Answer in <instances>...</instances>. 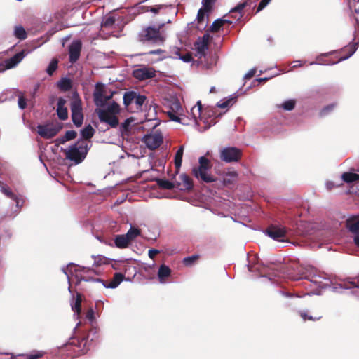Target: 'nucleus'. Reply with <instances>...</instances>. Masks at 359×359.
I'll use <instances>...</instances> for the list:
<instances>
[{
  "label": "nucleus",
  "mask_w": 359,
  "mask_h": 359,
  "mask_svg": "<svg viewBox=\"0 0 359 359\" xmlns=\"http://www.w3.org/2000/svg\"><path fill=\"white\" fill-rule=\"evenodd\" d=\"M25 56V52L21 51L13 57L6 60L4 63L0 64V72L15 67Z\"/></svg>",
  "instance_id": "obj_12"
},
{
  "label": "nucleus",
  "mask_w": 359,
  "mask_h": 359,
  "mask_svg": "<svg viewBox=\"0 0 359 359\" xmlns=\"http://www.w3.org/2000/svg\"><path fill=\"white\" fill-rule=\"evenodd\" d=\"M142 40L152 43H162L164 37L160 32V29L155 27H149L142 32Z\"/></svg>",
  "instance_id": "obj_7"
},
{
  "label": "nucleus",
  "mask_w": 359,
  "mask_h": 359,
  "mask_svg": "<svg viewBox=\"0 0 359 359\" xmlns=\"http://www.w3.org/2000/svg\"><path fill=\"white\" fill-rule=\"evenodd\" d=\"M62 128V123L52 122L37 126L38 134L46 139H50L55 136Z\"/></svg>",
  "instance_id": "obj_5"
},
{
  "label": "nucleus",
  "mask_w": 359,
  "mask_h": 359,
  "mask_svg": "<svg viewBox=\"0 0 359 359\" xmlns=\"http://www.w3.org/2000/svg\"><path fill=\"white\" fill-rule=\"evenodd\" d=\"M171 274V270L170 269L164 264L161 265L159 267L158 271V278L159 280V282L161 284H164L166 283L165 278L169 277Z\"/></svg>",
  "instance_id": "obj_19"
},
{
  "label": "nucleus",
  "mask_w": 359,
  "mask_h": 359,
  "mask_svg": "<svg viewBox=\"0 0 359 359\" xmlns=\"http://www.w3.org/2000/svg\"><path fill=\"white\" fill-rule=\"evenodd\" d=\"M104 109L106 110L107 111H109V113H110L111 114H116V115L117 114H118L120 111L119 105L114 102L110 103L107 106V109Z\"/></svg>",
  "instance_id": "obj_38"
},
{
  "label": "nucleus",
  "mask_w": 359,
  "mask_h": 359,
  "mask_svg": "<svg viewBox=\"0 0 359 359\" xmlns=\"http://www.w3.org/2000/svg\"><path fill=\"white\" fill-rule=\"evenodd\" d=\"M72 118L76 126H81L83 121L81 102L80 100H74L71 103Z\"/></svg>",
  "instance_id": "obj_8"
},
{
  "label": "nucleus",
  "mask_w": 359,
  "mask_h": 359,
  "mask_svg": "<svg viewBox=\"0 0 359 359\" xmlns=\"http://www.w3.org/2000/svg\"><path fill=\"white\" fill-rule=\"evenodd\" d=\"M141 234V230L137 227H134L130 225V228L128 231V232L125 234L128 241L131 243L134 241L136 238H137Z\"/></svg>",
  "instance_id": "obj_23"
},
{
  "label": "nucleus",
  "mask_w": 359,
  "mask_h": 359,
  "mask_svg": "<svg viewBox=\"0 0 359 359\" xmlns=\"http://www.w3.org/2000/svg\"><path fill=\"white\" fill-rule=\"evenodd\" d=\"M135 120L133 118H127L121 124V131L122 134H128V132L131 129V126H134L135 124Z\"/></svg>",
  "instance_id": "obj_27"
},
{
  "label": "nucleus",
  "mask_w": 359,
  "mask_h": 359,
  "mask_svg": "<svg viewBox=\"0 0 359 359\" xmlns=\"http://www.w3.org/2000/svg\"><path fill=\"white\" fill-rule=\"evenodd\" d=\"M146 100V97L144 95H136L134 102L136 105L137 109H139L142 107L143 104L144 103Z\"/></svg>",
  "instance_id": "obj_45"
},
{
  "label": "nucleus",
  "mask_w": 359,
  "mask_h": 359,
  "mask_svg": "<svg viewBox=\"0 0 359 359\" xmlns=\"http://www.w3.org/2000/svg\"><path fill=\"white\" fill-rule=\"evenodd\" d=\"M184 152V147L182 146L177 150L175 156V164L177 169H179L181 167L182 161V156Z\"/></svg>",
  "instance_id": "obj_32"
},
{
  "label": "nucleus",
  "mask_w": 359,
  "mask_h": 359,
  "mask_svg": "<svg viewBox=\"0 0 359 359\" xmlns=\"http://www.w3.org/2000/svg\"><path fill=\"white\" fill-rule=\"evenodd\" d=\"M346 227L353 235L359 233V219L349 218L346 221Z\"/></svg>",
  "instance_id": "obj_20"
},
{
  "label": "nucleus",
  "mask_w": 359,
  "mask_h": 359,
  "mask_svg": "<svg viewBox=\"0 0 359 359\" xmlns=\"http://www.w3.org/2000/svg\"><path fill=\"white\" fill-rule=\"evenodd\" d=\"M266 233L273 240L281 241L285 236L286 230L281 226H271L266 231Z\"/></svg>",
  "instance_id": "obj_14"
},
{
  "label": "nucleus",
  "mask_w": 359,
  "mask_h": 359,
  "mask_svg": "<svg viewBox=\"0 0 359 359\" xmlns=\"http://www.w3.org/2000/svg\"><path fill=\"white\" fill-rule=\"evenodd\" d=\"M198 259L197 255L187 257L183 259V264L187 266H190Z\"/></svg>",
  "instance_id": "obj_48"
},
{
  "label": "nucleus",
  "mask_w": 359,
  "mask_h": 359,
  "mask_svg": "<svg viewBox=\"0 0 359 359\" xmlns=\"http://www.w3.org/2000/svg\"><path fill=\"white\" fill-rule=\"evenodd\" d=\"M241 157V151L235 147H226L220 151V158L225 162L237 161Z\"/></svg>",
  "instance_id": "obj_11"
},
{
  "label": "nucleus",
  "mask_w": 359,
  "mask_h": 359,
  "mask_svg": "<svg viewBox=\"0 0 359 359\" xmlns=\"http://www.w3.org/2000/svg\"><path fill=\"white\" fill-rule=\"evenodd\" d=\"M300 316L301 317L303 318L304 320H318V319H320V317H318V318H313V316H308L306 312L304 311H302L300 313Z\"/></svg>",
  "instance_id": "obj_51"
},
{
  "label": "nucleus",
  "mask_w": 359,
  "mask_h": 359,
  "mask_svg": "<svg viewBox=\"0 0 359 359\" xmlns=\"http://www.w3.org/2000/svg\"><path fill=\"white\" fill-rule=\"evenodd\" d=\"M57 67V60H55V59L52 60L47 68V70H46L47 73L49 75H51L53 73V72L55 71Z\"/></svg>",
  "instance_id": "obj_47"
},
{
  "label": "nucleus",
  "mask_w": 359,
  "mask_h": 359,
  "mask_svg": "<svg viewBox=\"0 0 359 359\" xmlns=\"http://www.w3.org/2000/svg\"><path fill=\"white\" fill-rule=\"evenodd\" d=\"M201 102L198 101L197 102L196 105L194 106L191 109V115L196 125H200L199 122L197 120L198 118H199L200 121H203V118L201 117Z\"/></svg>",
  "instance_id": "obj_21"
},
{
  "label": "nucleus",
  "mask_w": 359,
  "mask_h": 359,
  "mask_svg": "<svg viewBox=\"0 0 359 359\" xmlns=\"http://www.w3.org/2000/svg\"><path fill=\"white\" fill-rule=\"evenodd\" d=\"M66 142H67V140H65V136H63L62 137H60V138H58V139L56 140V144L57 145H59L60 144H64Z\"/></svg>",
  "instance_id": "obj_64"
},
{
  "label": "nucleus",
  "mask_w": 359,
  "mask_h": 359,
  "mask_svg": "<svg viewBox=\"0 0 359 359\" xmlns=\"http://www.w3.org/2000/svg\"><path fill=\"white\" fill-rule=\"evenodd\" d=\"M163 8H164L163 5H158V6L149 7V8L147 9V11H149L154 13H158L159 12V11L161 10Z\"/></svg>",
  "instance_id": "obj_52"
},
{
  "label": "nucleus",
  "mask_w": 359,
  "mask_h": 359,
  "mask_svg": "<svg viewBox=\"0 0 359 359\" xmlns=\"http://www.w3.org/2000/svg\"><path fill=\"white\" fill-rule=\"evenodd\" d=\"M62 271L67 276L69 284L74 282V279H76V283H79L82 280H86L82 276V273L87 271L85 267L71 263L66 268H63Z\"/></svg>",
  "instance_id": "obj_4"
},
{
  "label": "nucleus",
  "mask_w": 359,
  "mask_h": 359,
  "mask_svg": "<svg viewBox=\"0 0 359 359\" xmlns=\"http://www.w3.org/2000/svg\"><path fill=\"white\" fill-rule=\"evenodd\" d=\"M211 168V161L205 156H201L198 159V165L193 168L192 173L198 180L212 182L215 181V178L209 172Z\"/></svg>",
  "instance_id": "obj_1"
},
{
  "label": "nucleus",
  "mask_w": 359,
  "mask_h": 359,
  "mask_svg": "<svg viewBox=\"0 0 359 359\" xmlns=\"http://www.w3.org/2000/svg\"><path fill=\"white\" fill-rule=\"evenodd\" d=\"M159 253V250L156 249H151L149 250L148 255L151 259H154V257Z\"/></svg>",
  "instance_id": "obj_56"
},
{
  "label": "nucleus",
  "mask_w": 359,
  "mask_h": 359,
  "mask_svg": "<svg viewBox=\"0 0 359 359\" xmlns=\"http://www.w3.org/2000/svg\"><path fill=\"white\" fill-rule=\"evenodd\" d=\"M81 295L79 294H78L75 303L72 305V310L76 312L75 316H76V318L79 317V313L81 312Z\"/></svg>",
  "instance_id": "obj_36"
},
{
  "label": "nucleus",
  "mask_w": 359,
  "mask_h": 359,
  "mask_svg": "<svg viewBox=\"0 0 359 359\" xmlns=\"http://www.w3.org/2000/svg\"><path fill=\"white\" fill-rule=\"evenodd\" d=\"M158 184L161 187H162L163 189H171L175 187V185L173 184V183H172L170 181L166 180H158Z\"/></svg>",
  "instance_id": "obj_44"
},
{
  "label": "nucleus",
  "mask_w": 359,
  "mask_h": 359,
  "mask_svg": "<svg viewBox=\"0 0 359 359\" xmlns=\"http://www.w3.org/2000/svg\"><path fill=\"white\" fill-rule=\"evenodd\" d=\"M114 93L104 84L97 83L93 93L94 102L96 106L103 107L113 96Z\"/></svg>",
  "instance_id": "obj_3"
},
{
  "label": "nucleus",
  "mask_w": 359,
  "mask_h": 359,
  "mask_svg": "<svg viewBox=\"0 0 359 359\" xmlns=\"http://www.w3.org/2000/svg\"><path fill=\"white\" fill-rule=\"evenodd\" d=\"M94 132L95 130L93 127L90 125H88L81 130V133L82 137L87 140L93 137Z\"/></svg>",
  "instance_id": "obj_35"
},
{
  "label": "nucleus",
  "mask_w": 359,
  "mask_h": 359,
  "mask_svg": "<svg viewBox=\"0 0 359 359\" xmlns=\"http://www.w3.org/2000/svg\"><path fill=\"white\" fill-rule=\"evenodd\" d=\"M177 184V188L182 191L190 190L193 187L191 178L185 174H182L179 176Z\"/></svg>",
  "instance_id": "obj_17"
},
{
  "label": "nucleus",
  "mask_w": 359,
  "mask_h": 359,
  "mask_svg": "<svg viewBox=\"0 0 359 359\" xmlns=\"http://www.w3.org/2000/svg\"><path fill=\"white\" fill-rule=\"evenodd\" d=\"M45 354V352L43 351H34L29 354L21 355L24 359H39L43 357Z\"/></svg>",
  "instance_id": "obj_34"
},
{
  "label": "nucleus",
  "mask_w": 359,
  "mask_h": 359,
  "mask_svg": "<svg viewBox=\"0 0 359 359\" xmlns=\"http://www.w3.org/2000/svg\"><path fill=\"white\" fill-rule=\"evenodd\" d=\"M116 22V18L114 16H108L107 17L102 23V27L104 28H108L111 27Z\"/></svg>",
  "instance_id": "obj_41"
},
{
  "label": "nucleus",
  "mask_w": 359,
  "mask_h": 359,
  "mask_svg": "<svg viewBox=\"0 0 359 359\" xmlns=\"http://www.w3.org/2000/svg\"><path fill=\"white\" fill-rule=\"evenodd\" d=\"M256 72V69H250L245 75V78L246 79H250L251 77H252L255 74Z\"/></svg>",
  "instance_id": "obj_59"
},
{
  "label": "nucleus",
  "mask_w": 359,
  "mask_h": 359,
  "mask_svg": "<svg viewBox=\"0 0 359 359\" xmlns=\"http://www.w3.org/2000/svg\"><path fill=\"white\" fill-rule=\"evenodd\" d=\"M137 95V93L133 91L127 92L123 95V103L128 107L130 104L134 102L135 98Z\"/></svg>",
  "instance_id": "obj_30"
},
{
  "label": "nucleus",
  "mask_w": 359,
  "mask_h": 359,
  "mask_svg": "<svg viewBox=\"0 0 359 359\" xmlns=\"http://www.w3.org/2000/svg\"><path fill=\"white\" fill-rule=\"evenodd\" d=\"M271 0H262L258 6L257 11H262L264 8L269 3Z\"/></svg>",
  "instance_id": "obj_53"
},
{
  "label": "nucleus",
  "mask_w": 359,
  "mask_h": 359,
  "mask_svg": "<svg viewBox=\"0 0 359 359\" xmlns=\"http://www.w3.org/2000/svg\"><path fill=\"white\" fill-rule=\"evenodd\" d=\"M88 152L87 144L78 142L65 150L66 158L74 161L76 164L81 163Z\"/></svg>",
  "instance_id": "obj_2"
},
{
  "label": "nucleus",
  "mask_w": 359,
  "mask_h": 359,
  "mask_svg": "<svg viewBox=\"0 0 359 359\" xmlns=\"http://www.w3.org/2000/svg\"><path fill=\"white\" fill-rule=\"evenodd\" d=\"M326 188L327 189H332L333 187H335L334 184L332 182H327L325 184Z\"/></svg>",
  "instance_id": "obj_63"
},
{
  "label": "nucleus",
  "mask_w": 359,
  "mask_h": 359,
  "mask_svg": "<svg viewBox=\"0 0 359 359\" xmlns=\"http://www.w3.org/2000/svg\"><path fill=\"white\" fill-rule=\"evenodd\" d=\"M65 136V140L69 141L74 139L76 137V133L74 130L67 131Z\"/></svg>",
  "instance_id": "obj_49"
},
{
  "label": "nucleus",
  "mask_w": 359,
  "mask_h": 359,
  "mask_svg": "<svg viewBox=\"0 0 359 359\" xmlns=\"http://www.w3.org/2000/svg\"><path fill=\"white\" fill-rule=\"evenodd\" d=\"M237 177V173L235 171H231L226 174L225 177L223 179L224 183L225 184L232 183L236 180Z\"/></svg>",
  "instance_id": "obj_37"
},
{
  "label": "nucleus",
  "mask_w": 359,
  "mask_h": 359,
  "mask_svg": "<svg viewBox=\"0 0 359 359\" xmlns=\"http://www.w3.org/2000/svg\"><path fill=\"white\" fill-rule=\"evenodd\" d=\"M195 48L197 52V55L198 57H202L205 56L206 51L208 49V45L205 43V42H202L200 40H198L195 43Z\"/></svg>",
  "instance_id": "obj_24"
},
{
  "label": "nucleus",
  "mask_w": 359,
  "mask_h": 359,
  "mask_svg": "<svg viewBox=\"0 0 359 359\" xmlns=\"http://www.w3.org/2000/svg\"><path fill=\"white\" fill-rule=\"evenodd\" d=\"M167 114L170 120L181 122V116L183 115V109L180 101L177 98H172L168 103Z\"/></svg>",
  "instance_id": "obj_6"
},
{
  "label": "nucleus",
  "mask_w": 359,
  "mask_h": 359,
  "mask_svg": "<svg viewBox=\"0 0 359 359\" xmlns=\"http://www.w3.org/2000/svg\"><path fill=\"white\" fill-rule=\"evenodd\" d=\"M341 289L351 290V293L359 296V285L355 281L344 282L333 287L335 292H341Z\"/></svg>",
  "instance_id": "obj_15"
},
{
  "label": "nucleus",
  "mask_w": 359,
  "mask_h": 359,
  "mask_svg": "<svg viewBox=\"0 0 359 359\" xmlns=\"http://www.w3.org/2000/svg\"><path fill=\"white\" fill-rule=\"evenodd\" d=\"M348 3L350 10L359 15V0H348Z\"/></svg>",
  "instance_id": "obj_43"
},
{
  "label": "nucleus",
  "mask_w": 359,
  "mask_h": 359,
  "mask_svg": "<svg viewBox=\"0 0 359 359\" xmlns=\"http://www.w3.org/2000/svg\"><path fill=\"white\" fill-rule=\"evenodd\" d=\"M358 43H359V41L355 42V43L349 45L348 47H346L345 50L346 51L348 50V52H349L348 55L346 57H341L337 62H339L340 61L344 60L350 57L356 51Z\"/></svg>",
  "instance_id": "obj_33"
},
{
  "label": "nucleus",
  "mask_w": 359,
  "mask_h": 359,
  "mask_svg": "<svg viewBox=\"0 0 359 359\" xmlns=\"http://www.w3.org/2000/svg\"><path fill=\"white\" fill-rule=\"evenodd\" d=\"M205 15V11L203 9H200L198 12L197 19L200 22L201 21Z\"/></svg>",
  "instance_id": "obj_57"
},
{
  "label": "nucleus",
  "mask_w": 359,
  "mask_h": 359,
  "mask_svg": "<svg viewBox=\"0 0 359 359\" xmlns=\"http://www.w3.org/2000/svg\"><path fill=\"white\" fill-rule=\"evenodd\" d=\"M123 279V275L120 273H116L113 279L107 284L104 285L106 288H116Z\"/></svg>",
  "instance_id": "obj_25"
},
{
  "label": "nucleus",
  "mask_w": 359,
  "mask_h": 359,
  "mask_svg": "<svg viewBox=\"0 0 359 359\" xmlns=\"http://www.w3.org/2000/svg\"><path fill=\"white\" fill-rule=\"evenodd\" d=\"M142 140L149 149H155L163 142V135L160 132H155L144 135Z\"/></svg>",
  "instance_id": "obj_10"
},
{
  "label": "nucleus",
  "mask_w": 359,
  "mask_h": 359,
  "mask_svg": "<svg viewBox=\"0 0 359 359\" xmlns=\"http://www.w3.org/2000/svg\"><path fill=\"white\" fill-rule=\"evenodd\" d=\"M304 62H303L302 60H295L292 62L293 65L292 66L291 69H293L297 67H301Z\"/></svg>",
  "instance_id": "obj_60"
},
{
  "label": "nucleus",
  "mask_w": 359,
  "mask_h": 359,
  "mask_svg": "<svg viewBox=\"0 0 359 359\" xmlns=\"http://www.w3.org/2000/svg\"><path fill=\"white\" fill-rule=\"evenodd\" d=\"M224 21L222 20H216L211 25V30L213 32L219 31L223 26Z\"/></svg>",
  "instance_id": "obj_46"
},
{
  "label": "nucleus",
  "mask_w": 359,
  "mask_h": 359,
  "mask_svg": "<svg viewBox=\"0 0 359 359\" xmlns=\"http://www.w3.org/2000/svg\"><path fill=\"white\" fill-rule=\"evenodd\" d=\"M215 0H203V4L205 8L209 9L210 8L212 4L214 3Z\"/></svg>",
  "instance_id": "obj_55"
},
{
  "label": "nucleus",
  "mask_w": 359,
  "mask_h": 359,
  "mask_svg": "<svg viewBox=\"0 0 359 359\" xmlns=\"http://www.w3.org/2000/svg\"><path fill=\"white\" fill-rule=\"evenodd\" d=\"M245 6H246L245 3L239 4L238 5H237L236 7H234L233 8H232L230 11L231 14L233 15V14L235 13L236 15H235L234 18L240 19L242 17L241 12L244 9Z\"/></svg>",
  "instance_id": "obj_31"
},
{
  "label": "nucleus",
  "mask_w": 359,
  "mask_h": 359,
  "mask_svg": "<svg viewBox=\"0 0 359 359\" xmlns=\"http://www.w3.org/2000/svg\"><path fill=\"white\" fill-rule=\"evenodd\" d=\"M115 245L118 248H126L130 244L125 234L117 235L114 238Z\"/></svg>",
  "instance_id": "obj_22"
},
{
  "label": "nucleus",
  "mask_w": 359,
  "mask_h": 359,
  "mask_svg": "<svg viewBox=\"0 0 359 359\" xmlns=\"http://www.w3.org/2000/svg\"><path fill=\"white\" fill-rule=\"evenodd\" d=\"M81 43L79 40L74 41L69 48V60L71 62H76L81 53Z\"/></svg>",
  "instance_id": "obj_16"
},
{
  "label": "nucleus",
  "mask_w": 359,
  "mask_h": 359,
  "mask_svg": "<svg viewBox=\"0 0 359 359\" xmlns=\"http://www.w3.org/2000/svg\"><path fill=\"white\" fill-rule=\"evenodd\" d=\"M235 102L234 97H230L227 100H222L217 103V107L219 108H226L233 104V103Z\"/></svg>",
  "instance_id": "obj_42"
},
{
  "label": "nucleus",
  "mask_w": 359,
  "mask_h": 359,
  "mask_svg": "<svg viewBox=\"0 0 359 359\" xmlns=\"http://www.w3.org/2000/svg\"><path fill=\"white\" fill-rule=\"evenodd\" d=\"M66 100L60 97L57 104V114L61 120H66L68 118L67 108L65 107Z\"/></svg>",
  "instance_id": "obj_18"
},
{
  "label": "nucleus",
  "mask_w": 359,
  "mask_h": 359,
  "mask_svg": "<svg viewBox=\"0 0 359 359\" xmlns=\"http://www.w3.org/2000/svg\"><path fill=\"white\" fill-rule=\"evenodd\" d=\"M172 57L175 59H180L184 62H189L192 60L191 55L187 53L185 55H182L178 48H175L172 52Z\"/></svg>",
  "instance_id": "obj_26"
},
{
  "label": "nucleus",
  "mask_w": 359,
  "mask_h": 359,
  "mask_svg": "<svg viewBox=\"0 0 359 359\" xmlns=\"http://www.w3.org/2000/svg\"><path fill=\"white\" fill-rule=\"evenodd\" d=\"M341 178L344 182L351 183L359 180V175L352 172H344L341 175Z\"/></svg>",
  "instance_id": "obj_29"
},
{
  "label": "nucleus",
  "mask_w": 359,
  "mask_h": 359,
  "mask_svg": "<svg viewBox=\"0 0 359 359\" xmlns=\"http://www.w3.org/2000/svg\"><path fill=\"white\" fill-rule=\"evenodd\" d=\"M97 113L102 122H105L111 127H116L118 126V120L116 116V114H111L104 109H99L97 111Z\"/></svg>",
  "instance_id": "obj_13"
},
{
  "label": "nucleus",
  "mask_w": 359,
  "mask_h": 359,
  "mask_svg": "<svg viewBox=\"0 0 359 359\" xmlns=\"http://www.w3.org/2000/svg\"><path fill=\"white\" fill-rule=\"evenodd\" d=\"M18 107L21 109H24L27 107V100L23 96H20L18 101Z\"/></svg>",
  "instance_id": "obj_50"
},
{
  "label": "nucleus",
  "mask_w": 359,
  "mask_h": 359,
  "mask_svg": "<svg viewBox=\"0 0 359 359\" xmlns=\"http://www.w3.org/2000/svg\"><path fill=\"white\" fill-rule=\"evenodd\" d=\"M333 108V105H330V106H327L326 107H325L323 111H322V114H326L327 111H330Z\"/></svg>",
  "instance_id": "obj_62"
},
{
  "label": "nucleus",
  "mask_w": 359,
  "mask_h": 359,
  "mask_svg": "<svg viewBox=\"0 0 359 359\" xmlns=\"http://www.w3.org/2000/svg\"><path fill=\"white\" fill-rule=\"evenodd\" d=\"M210 35L209 34H205L201 39H199L202 42H205L206 44L208 45L209 41H210Z\"/></svg>",
  "instance_id": "obj_54"
},
{
  "label": "nucleus",
  "mask_w": 359,
  "mask_h": 359,
  "mask_svg": "<svg viewBox=\"0 0 359 359\" xmlns=\"http://www.w3.org/2000/svg\"><path fill=\"white\" fill-rule=\"evenodd\" d=\"M86 318L90 320L94 318V311L93 309H90L86 313Z\"/></svg>",
  "instance_id": "obj_58"
},
{
  "label": "nucleus",
  "mask_w": 359,
  "mask_h": 359,
  "mask_svg": "<svg viewBox=\"0 0 359 359\" xmlns=\"http://www.w3.org/2000/svg\"><path fill=\"white\" fill-rule=\"evenodd\" d=\"M354 244L359 248V233L353 236Z\"/></svg>",
  "instance_id": "obj_61"
},
{
  "label": "nucleus",
  "mask_w": 359,
  "mask_h": 359,
  "mask_svg": "<svg viewBox=\"0 0 359 359\" xmlns=\"http://www.w3.org/2000/svg\"><path fill=\"white\" fill-rule=\"evenodd\" d=\"M294 100H288L283 102L280 107L286 111H291L294 109Z\"/></svg>",
  "instance_id": "obj_39"
},
{
  "label": "nucleus",
  "mask_w": 359,
  "mask_h": 359,
  "mask_svg": "<svg viewBox=\"0 0 359 359\" xmlns=\"http://www.w3.org/2000/svg\"><path fill=\"white\" fill-rule=\"evenodd\" d=\"M58 86L63 90H67L71 88V81L68 79H62L59 81Z\"/></svg>",
  "instance_id": "obj_40"
},
{
  "label": "nucleus",
  "mask_w": 359,
  "mask_h": 359,
  "mask_svg": "<svg viewBox=\"0 0 359 359\" xmlns=\"http://www.w3.org/2000/svg\"><path fill=\"white\" fill-rule=\"evenodd\" d=\"M14 36L20 40H24L27 38V32L22 26L17 25L14 29Z\"/></svg>",
  "instance_id": "obj_28"
},
{
  "label": "nucleus",
  "mask_w": 359,
  "mask_h": 359,
  "mask_svg": "<svg viewBox=\"0 0 359 359\" xmlns=\"http://www.w3.org/2000/svg\"><path fill=\"white\" fill-rule=\"evenodd\" d=\"M156 70L151 67L140 66L133 72V76L140 81L151 79L156 76Z\"/></svg>",
  "instance_id": "obj_9"
}]
</instances>
